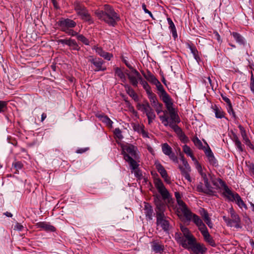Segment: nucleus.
I'll return each instance as SVG.
<instances>
[{
    "instance_id": "a19ab883",
    "label": "nucleus",
    "mask_w": 254,
    "mask_h": 254,
    "mask_svg": "<svg viewBox=\"0 0 254 254\" xmlns=\"http://www.w3.org/2000/svg\"><path fill=\"white\" fill-rule=\"evenodd\" d=\"M179 168L181 171L182 175L185 178L186 180L190 182L191 180L189 174V172L190 171V170H185V169L181 166H180Z\"/></svg>"
},
{
    "instance_id": "39448f33",
    "label": "nucleus",
    "mask_w": 254,
    "mask_h": 254,
    "mask_svg": "<svg viewBox=\"0 0 254 254\" xmlns=\"http://www.w3.org/2000/svg\"><path fill=\"white\" fill-rule=\"evenodd\" d=\"M196 168L198 172L201 176V178L204 182L205 187L207 188L206 194L214 195L216 192L213 190V188L211 186L210 184V182H211L213 176L210 173L206 172V171H204L201 165L197 162Z\"/></svg>"
},
{
    "instance_id": "f8f14e48",
    "label": "nucleus",
    "mask_w": 254,
    "mask_h": 254,
    "mask_svg": "<svg viewBox=\"0 0 254 254\" xmlns=\"http://www.w3.org/2000/svg\"><path fill=\"white\" fill-rule=\"evenodd\" d=\"M142 111H144L147 117L148 124L150 125L156 118L155 114L148 102L140 105Z\"/></svg>"
},
{
    "instance_id": "dca6fc26",
    "label": "nucleus",
    "mask_w": 254,
    "mask_h": 254,
    "mask_svg": "<svg viewBox=\"0 0 254 254\" xmlns=\"http://www.w3.org/2000/svg\"><path fill=\"white\" fill-rule=\"evenodd\" d=\"M218 181L221 187L223 188V195L230 201H234L235 199L236 193L232 192L231 190L226 185L225 183L221 179H218Z\"/></svg>"
},
{
    "instance_id": "69168bd1",
    "label": "nucleus",
    "mask_w": 254,
    "mask_h": 254,
    "mask_svg": "<svg viewBox=\"0 0 254 254\" xmlns=\"http://www.w3.org/2000/svg\"><path fill=\"white\" fill-rule=\"evenodd\" d=\"M183 164L184 165L185 168H184V169H185V170H190V167L188 162L186 160L184 161Z\"/></svg>"
},
{
    "instance_id": "4be33fe9",
    "label": "nucleus",
    "mask_w": 254,
    "mask_h": 254,
    "mask_svg": "<svg viewBox=\"0 0 254 254\" xmlns=\"http://www.w3.org/2000/svg\"><path fill=\"white\" fill-rule=\"evenodd\" d=\"M143 211L146 219L148 220H152L154 213L153 208L150 204L147 202H144Z\"/></svg>"
},
{
    "instance_id": "9d476101",
    "label": "nucleus",
    "mask_w": 254,
    "mask_h": 254,
    "mask_svg": "<svg viewBox=\"0 0 254 254\" xmlns=\"http://www.w3.org/2000/svg\"><path fill=\"white\" fill-rule=\"evenodd\" d=\"M88 61L91 63L90 67L94 71L97 72L106 70V67L103 66L104 61L101 59L89 56L88 58Z\"/></svg>"
},
{
    "instance_id": "b1692460",
    "label": "nucleus",
    "mask_w": 254,
    "mask_h": 254,
    "mask_svg": "<svg viewBox=\"0 0 254 254\" xmlns=\"http://www.w3.org/2000/svg\"><path fill=\"white\" fill-rule=\"evenodd\" d=\"M239 128L241 131V134L245 143L250 148L254 149V146L252 144L250 140L249 139L247 135L246 131L244 128L241 125L239 126Z\"/></svg>"
},
{
    "instance_id": "13d9d810",
    "label": "nucleus",
    "mask_w": 254,
    "mask_h": 254,
    "mask_svg": "<svg viewBox=\"0 0 254 254\" xmlns=\"http://www.w3.org/2000/svg\"><path fill=\"white\" fill-rule=\"evenodd\" d=\"M250 89L251 91L254 93V78L253 73L252 74L251 77V81H250Z\"/></svg>"
},
{
    "instance_id": "423d86ee",
    "label": "nucleus",
    "mask_w": 254,
    "mask_h": 254,
    "mask_svg": "<svg viewBox=\"0 0 254 254\" xmlns=\"http://www.w3.org/2000/svg\"><path fill=\"white\" fill-rule=\"evenodd\" d=\"M58 24L61 31L68 35L75 36L77 35V32L72 29L76 25V23L74 20L69 18H62L58 21Z\"/></svg>"
},
{
    "instance_id": "09e8293b",
    "label": "nucleus",
    "mask_w": 254,
    "mask_h": 254,
    "mask_svg": "<svg viewBox=\"0 0 254 254\" xmlns=\"http://www.w3.org/2000/svg\"><path fill=\"white\" fill-rule=\"evenodd\" d=\"M196 190L199 192H203L206 194L207 188L205 187V188H204L202 183H199V184L196 187Z\"/></svg>"
},
{
    "instance_id": "3c124183",
    "label": "nucleus",
    "mask_w": 254,
    "mask_h": 254,
    "mask_svg": "<svg viewBox=\"0 0 254 254\" xmlns=\"http://www.w3.org/2000/svg\"><path fill=\"white\" fill-rule=\"evenodd\" d=\"M114 133H115V135H116V136L118 138L121 139L123 138V136L122 135V131L120 128H115V129L114 130Z\"/></svg>"
},
{
    "instance_id": "7c9ffc66",
    "label": "nucleus",
    "mask_w": 254,
    "mask_h": 254,
    "mask_svg": "<svg viewBox=\"0 0 254 254\" xmlns=\"http://www.w3.org/2000/svg\"><path fill=\"white\" fill-rule=\"evenodd\" d=\"M180 229L183 233L184 236L187 238L188 241H191V240L194 238V237L190 233L189 229L186 227L181 225L180 226Z\"/></svg>"
},
{
    "instance_id": "9b49d317",
    "label": "nucleus",
    "mask_w": 254,
    "mask_h": 254,
    "mask_svg": "<svg viewBox=\"0 0 254 254\" xmlns=\"http://www.w3.org/2000/svg\"><path fill=\"white\" fill-rule=\"evenodd\" d=\"M175 196L179 205V207L177 208L178 212H182L183 215H186L187 217H189L190 213L189 211L186 204L182 199L181 195L179 192L176 191L175 192Z\"/></svg>"
},
{
    "instance_id": "bb28decb",
    "label": "nucleus",
    "mask_w": 254,
    "mask_h": 254,
    "mask_svg": "<svg viewBox=\"0 0 254 254\" xmlns=\"http://www.w3.org/2000/svg\"><path fill=\"white\" fill-rule=\"evenodd\" d=\"M176 239L184 249L188 250L190 245L189 244V241H188L187 238L185 236L181 237L179 235L177 237V234H176Z\"/></svg>"
},
{
    "instance_id": "c756f323",
    "label": "nucleus",
    "mask_w": 254,
    "mask_h": 254,
    "mask_svg": "<svg viewBox=\"0 0 254 254\" xmlns=\"http://www.w3.org/2000/svg\"><path fill=\"white\" fill-rule=\"evenodd\" d=\"M231 35L233 36V38L235 40L237 43L240 45H245L246 44V41L245 38L239 33L233 32L231 33Z\"/></svg>"
},
{
    "instance_id": "aec40b11",
    "label": "nucleus",
    "mask_w": 254,
    "mask_h": 254,
    "mask_svg": "<svg viewBox=\"0 0 254 254\" xmlns=\"http://www.w3.org/2000/svg\"><path fill=\"white\" fill-rule=\"evenodd\" d=\"M156 168L160 174L161 177L167 184L171 183L170 178L168 176L167 172L164 167L159 163H155Z\"/></svg>"
},
{
    "instance_id": "e433bc0d",
    "label": "nucleus",
    "mask_w": 254,
    "mask_h": 254,
    "mask_svg": "<svg viewBox=\"0 0 254 254\" xmlns=\"http://www.w3.org/2000/svg\"><path fill=\"white\" fill-rule=\"evenodd\" d=\"M214 111L215 115V117L217 118L222 119L224 118V112L222 111V109L220 107L215 106L214 107Z\"/></svg>"
},
{
    "instance_id": "f3484780",
    "label": "nucleus",
    "mask_w": 254,
    "mask_h": 254,
    "mask_svg": "<svg viewBox=\"0 0 254 254\" xmlns=\"http://www.w3.org/2000/svg\"><path fill=\"white\" fill-rule=\"evenodd\" d=\"M136 151L137 148L135 146L130 144H127L123 147L122 154L124 155V159L125 154H128L131 157L136 158L137 157Z\"/></svg>"
},
{
    "instance_id": "2f4dec72",
    "label": "nucleus",
    "mask_w": 254,
    "mask_h": 254,
    "mask_svg": "<svg viewBox=\"0 0 254 254\" xmlns=\"http://www.w3.org/2000/svg\"><path fill=\"white\" fill-rule=\"evenodd\" d=\"M124 87L127 93L134 100H138V96L135 93L133 89L128 84H125Z\"/></svg>"
},
{
    "instance_id": "052dcab7",
    "label": "nucleus",
    "mask_w": 254,
    "mask_h": 254,
    "mask_svg": "<svg viewBox=\"0 0 254 254\" xmlns=\"http://www.w3.org/2000/svg\"><path fill=\"white\" fill-rule=\"evenodd\" d=\"M23 229V226L20 223H17L14 227V230H18L19 231H22Z\"/></svg>"
},
{
    "instance_id": "c85d7f7f",
    "label": "nucleus",
    "mask_w": 254,
    "mask_h": 254,
    "mask_svg": "<svg viewBox=\"0 0 254 254\" xmlns=\"http://www.w3.org/2000/svg\"><path fill=\"white\" fill-rule=\"evenodd\" d=\"M96 117H97L101 122L105 123L107 126L111 127H112L113 122L110 120V119L106 115L103 114H96Z\"/></svg>"
},
{
    "instance_id": "f03ea898",
    "label": "nucleus",
    "mask_w": 254,
    "mask_h": 254,
    "mask_svg": "<svg viewBox=\"0 0 254 254\" xmlns=\"http://www.w3.org/2000/svg\"><path fill=\"white\" fill-rule=\"evenodd\" d=\"M156 224L164 232L168 233L171 226L169 222L170 218L164 214L166 206L161 201L156 202Z\"/></svg>"
},
{
    "instance_id": "e2e57ef3",
    "label": "nucleus",
    "mask_w": 254,
    "mask_h": 254,
    "mask_svg": "<svg viewBox=\"0 0 254 254\" xmlns=\"http://www.w3.org/2000/svg\"><path fill=\"white\" fill-rule=\"evenodd\" d=\"M221 97L222 99L228 104V106L231 104V101L228 97L222 94L221 95Z\"/></svg>"
},
{
    "instance_id": "a18cd8bd",
    "label": "nucleus",
    "mask_w": 254,
    "mask_h": 254,
    "mask_svg": "<svg viewBox=\"0 0 254 254\" xmlns=\"http://www.w3.org/2000/svg\"><path fill=\"white\" fill-rule=\"evenodd\" d=\"M139 81H140L141 84L142 85L144 89L146 90L147 94H148V92H152L150 90V88L148 83L146 81L143 80L142 77H141V80H140Z\"/></svg>"
},
{
    "instance_id": "f704fd0d",
    "label": "nucleus",
    "mask_w": 254,
    "mask_h": 254,
    "mask_svg": "<svg viewBox=\"0 0 254 254\" xmlns=\"http://www.w3.org/2000/svg\"><path fill=\"white\" fill-rule=\"evenodd\" d=\"M233 140L235 144L237 147L238 150L240 152H243L244 150L243 145L242 144L237 135L235 134L233 135Z\"/></svg>"
},
{
    "instance_id": "338daca9",
    "label": "nucleus",
    "mask_w": 254,
    "mask_h": 254,
    "mask_svg": "<svg viewBox=\"0 0 254 254\" xmlns=\"http://www.w3.org/2000/svg\"><path fill=\"white\" fill-rule=\"evenodd\" d=\"M183 164L184 165L185 168H184V169H185V170H190V167L188 162L186 160L184 161Z\"/></svg>"
},
{
    "instance_id": "7ed1b4c3",
    "label": "nucleus",
    "mask_w": 254,
    "mask_h": 254,
    "mask_svg": "<svg viewBox=\"0 0 254 254\" xmlns=\"http://www.w3.org/2000/svg\"><path fill=\"white\" fill-rule=\"evenodd\" d=\"M97 16L101 20L104 21L109 25L115 26L117 21L120 19L119 16L113 8L109 5H105L104 11H97L95 12Z\"/></svg>"
},
{
    "instance_id": "79ce46f5",
    "label": "nucleus",
    "mask_w": 254,
    "mask_h": 254,
    "mask_svg": "<svg viewBox=\"0 0 254 254\" xmlns=\"http://www.w3.org/2000/svg\"><path fill=\"white\" fill-rule=\"evenodd\" d=\"M145 78L149 82L153 84H155L159 80L152 74L151 72H149L147 75L145 76Z\"/></svg>"
},
{
    "instance_id": "2eb2a0df",
    "label": "nucleus",
    "mask_w": 254,
    "mask_h": 254,
    "mask_svg": "<svg viewBox=\"0 0 254 254\" xmlns=\"http://www.w3.org/2000/svg\"><path fill=\"white\" fill-rule=\"evenodd\" d=\"M130 83L134 87L137 86L138 81L141 80V76L138 71L132 69L130 73L126 72Z\"/></svg>"
},
{
    "instance_id": "37998d69",
    "label": "nucleus",
    "mask_w": 254,
    "mask_h": 254,
    "mask_svg": "<svg viewBox=\"0 0 254 254\" xmlns=\"http://www.w3.org/2000/svg\"><path fill=\"white\" fill-rule=\"evenodd\" d=\"M75 36H76V38L78 40L81 41L85 45H89V41L83 35L78 34V33L77 32V35H75Z\"/></svg>"
},
{
    "instance_id": "4c0bfd02",
    "label": "nucleus",
    "mask_w": 254,
    "mask_h": 254,
    "mask_svg": "<svg viewBox=\"0 0 254 254\" xmlns=\"http://www.w3.org/2000/svg\"><path fill=\"white\" fill-rule=\"evenodd\" d=\"M115 74L120 77L122 82H125L126 81V77L125 74L122 71L121 68L119 67H116L115 68Z\"/></svg>"
},
{
    "instance_id": "49530a36",
    "label": "nucleus",
    "mask_w": 254,
    "mask_h": 254,
    "mask_svg": "<svg viewBox=\"0 0 254 254\" xmlns=\"http://www.w3.org/2000/svg\"><path fill=\"white\" fill-rule=\"evenodd\" d=\"M234 200L237 201V204L239 206H246V204H245L244 202L243 201L241 197L238 193H236L235 199Z\"/></svg>"
},
{
    "instance_id": "680f3d73",
    "label": "nucleus",
    "mask_w": 254,
    "mask_h": 254,
    "mask_svg": "<svg viewBox=\"0 0 254 254\" xmlns=\"http://www.w3.org/2000/svg\"><path fill=\"white\" fill-rule=\"evenodd\" d=\"M142 8L146 13H148L151 17H152V13L146 8L145 3L142 4Z\"/></svg>"
},
{
    "instance_id": "0e129e2a",
    "label": "nucleus",
    "mask_w": 254,
    "mask_h": 254,
    "mask_svg": "<svg viewBox=\"0 0 254 254\" xmlns=\"http://www.w3.org/2000/svg\"><path fill=\"white\" fill-rule=\"evenodd\" d=\"M248 167L250 171L254 175V163H250Z\"/></svg>"
},
{
    "instance_id": "473e14b6",
    "label": "nucleus",
    "mask_w": 254,
    "mask_h": 254,
    "mask_svg": "<svg viewBox=\"0 0 254 254\" xmlns=\"http://www.w3.org/2000/svg\"><path fill=\"white\" fill-rule=\"evenodd\" d=\"M148 97L151 103V104L153 107H154L158 104H161L157 100L156 95L153 92H148Z\"/></svg>"
},
{
    "instance_id": "1a4fd4ad",
    "label": "nucleus",
    "mask_w": 254,
    "mask_h": 254,
    "mask_svg": "<svg viewBox=\"0 0 254 254\" xmlns=\"http://www.w3.org/2000/svg\"><path fill=\"white\" fill-rule=\"evenodd\" d=\"M189 244L190 246L188 251L194 254H204L207 252V249L204 244L197 243L195 237L189 241Z\"/></svg>"
},
{
    "instance_id": "58836bf2",
    "label": "nucleus",
    "mask_w": 254,
    "mask_h": 254,
    "mask_svg": "<svg viewBox=\"0 0 254 254\" xmlns=\"http://www.w3.org/2000/svg\"><path fill=\"white\" fill-rule=\"evenodd\" d=\"M183 151L189 156L190 157L193 161L195 160V158L194 157L190 148L187 145L183 146Z\"/></svg>"
},
{
    "instance_id": "8fccbe9b",
    "label": "nucleus",
    "mask_w": 254,
    "mask_h": 254,
    "mask_svg": "<svg viewBox=\"0 0 254 254\" xmlns=\"http://www.w3.org/2000/svg\"><path fill=\"white\" fill-rule=\"evenodd\" d=\"M155 186L158 190H159L164 188L165 186L160 179H157L155 181Z\"/></svg>"
},
{
    "instance_id": "de8ad7c7",
    "label": "nucleus",
    "mask_w": 254,
    "mask_h": 254,
    "mask_svg": "<svg viewBox=\"0 0 254 254\" xmlns=\"http://www.w3.org/2000/svg\"><path fill=\"white\" fill-rule=\"evenodd\" d=\"M7 102L4 101H0V113L4 112L7 109Z\"/></svg>"
},
{
    "instance_id": "6e6d98bb",
    "label": "nucleus",
    "mask_w": 254,
    "mask_h": 254,
    "mask_svg": "<svg viewBox=\"0 0 254 254\" xmlns=\"http://www.w3.org/2000/svg\"><path fill=\"white\" fill-rule=\"evenodd\" d=\"M153 108L155 109V111L158 115H159V114H160L161 112H163V110H162L163 104L162 103L158 104V105H157Z\"/></svg>"
},
{
    "instance_id": "774afa93",
    "label": "nucleus",
    "mask_w": 254,
    "mask_h": 254,
    "mask_svg": "<svg viewBox=\"0 0 254 254\" xmlns=\"http://www.w3.org/2000/svg\"><path fill=\"white\" fill-rule=\"evenodd\" d=\"M88 149V148H79L76 150V153H83L86 152Z\"/></svg>"
},
{
    "instance_id": "5701e85b",
    "label": "nucleus",
    "mask_w": 254,
    "mask_h": 254,
    "mask_svg": "<svg viewBox=\"0 0 254 254\" xmlns=\"http://www.w3.org/2000/svg\"><path fill=\"white\" fill-rule=\"evenodd\" d=\"M200 232L202 235L204 240L207 243H208L212 247H214L216 246L215 242L213 239L212 238V237L209 234L208 231L207 229V227L205 229L201 231Z\"/></svg>"
},
{
    "instance_id": "a878e982",
    "label": "nucleus",
    "mask_w": 254,
    "mask_h": 254,
    "mask_svg": "<svg viewBox=\"0 0 254 254\" xmlns=\"http://www.w3.org/2000/svg\"><path fill=\"white\" fill-rule=\"evenodd\" d=\"M200 214L203 218L204 221L210 228H213V223L211 219L209 216V214L206 210L204 208H202L200 210Z\"/></svg>"
},
{
    "instance_id": "393cba45",
    "label": "nucleus",
    "mask_w": 254,
    "mask_h": 254,
    "mask_svg": "<svg viewBox=\"0 0 254 254\" xmlns=\"http://www.w3.org/2000/svg\"><path fill=\"white\" fill-rule=\"evenodd\" d=\"M151 248L155 253H161L164 251V246L158 241H153L151 243Z\"/></svg>"
},
{
    "instance_id": "412c9836",
    "label": "nucleus",
    "mask_w": 254,
    "mask_h": 254,
    "mask_svg": "<svg viewBox=\"0 0 254 254\" xmlns=\"http://www.w3.org/2000/svg\"><path fill=\"white\" fill-rule=\"evenodd\" d=\"M35 226L37 228H40L47 232H55L56 231V228L54 226L46 222H39L37 223Z\"/></svg>"
},
{
    "instance_id": "ea45409f",
    "label": "nucleus",
    "mask_w": 254,
    "mask_h": 254,
    "mask_svg": "<svg viewBox=\"0 0 254 254\" xmlns=\"http://www.w3.org/2000/svg\"><path fill=\"white\" fill-rule=\"evenodd\" d=\"M68 46H69L70 50H72L78 51L80 49V47L78 46L75 40L71 39L68 43Z\"/></svg>"
},
{
    "instance_id": "6ab92c4d",
    "label": "nucleus",
    "mask_w": 254,
    "mask_h": 254,
    "mask_svg": "<svg viewBox=\"0 0 254 254\" xmlns=\"http://www.w3.org/2000/svg\"><path fill=\"white\" fill-rule=\"evenodd\" d=\"M92 49L95 50L96 53L100 57H103L105 60L107 61H110L111 59L113 57L112 54L104 51L101 47L95 46L93 47Z\"/></svg>"
},
{
    "instance_id": "c03bdc74",
    "label": "nucleus",
    "mask_w": 254,
    "mask_h": 254,
    "mask_svg": "<svg viewBox=\"0 0 254 254\" xmlns=\"http://www.w3.org/2000/svg\"><path fill=\"white\" fill-rule=\"evenodd\" d=\"M158 191L161 194L164 199L169 198L170 194L169 191L167 190L165 188V187L159 190Z\"/></svg>"
},
{
    "instance_id": "72a5a7b5",
    "label": "nucleus",
    "mask_w": 254,
    "mask_h": 254,
    "mask_svg": "<svg viewBox=\"0 0 254 254\" xmlns=\"http://www.w3.org/2000/svg\"><path fill=\"white\" fill-rule=\"evenodd\" d=\"M167 21L169 25V28L172 33V36L174 39H176L178 35L175 24H174L172 19L169 17L167 18Z\"/></svg>"
},
{
    "instance_id": "ddd939ff",
    "label": "nucleus",
    "mask_w": 254,
    "mask_h": 254,
    "mask_svg": "<svg viewBox=\"0 0 254 254\" xmlns=\"http://www.w3.org/2000/svg\"><path fill=\"white\" fill-rule=\"evenodd\" d=\"M189 211L190 213L189 217H187L185 215H184V216L188 220H192L193 222L197 226L200 232L206 228V226L198 216L192 213L189 209Z\"/></svg>"
},
{
    "instance_id": "4d7b16f0",
    "label": "nucleus",
    "mask_w": 254,
    "mask_h": 254,
    "mask_svg": "<svg viewBox=\"0 0 254 254\" xmlns=\"http://www.w3.org/2000/svg\"><path fill=\"white\" fill-rule=\"evenodd\" d=\"M138 127H140V133L142 134V136L144 138H148L149 137L148 132L145 131L143 128L142 127L140 126L139 125H138Z\"/></svg>"
},
{
    "instance_id": "864d4df0",
    "label": "nucleus",
    "mask_w": 254,
    "mask_h": 254,
    "mask_svg": "<svg viewBox=\"0 0 254 254\" xmlns=\"http://www.w3.org/2000/svg\"><path fill=\"white\" fill-rule=\"evenodd\" d=\"M193 141L195 145L198 147V148L200 149L202 148V143L197 137L194 138Z\"/></svg>"
},
{
    "instance_id": "0eeeda50",
    "label": "nucleus",
    "mask_w": 254,
    "mask_h": 254,
    "mask_svg": "<svg viewBox=\"0 0 254 254\" xmlns=\"http://www.w3.org/2000/svg\"><path fill=\"white\" fill-rule=\"evenodd\" d=\"M74 8L77 14L79 16L82 20L88 22L89 24L93 22V20L90 14L82 3L77 1H75L74 3Z\"/></svg>"
},
{
    "instance_id": "20e7f679",
    "label": "nucleus",
    "mask_w": 254,
    "mask_h": 254,
    "mask_svg": "<svg viewBox=\"0 0 254 254\" xmlns=\"http://www.w3.org/2000/svg\"><path fill=\"white\" fill-rule=\"evenodd\" d=\"M154 85H156L157 89L158 91V94L160 99L164 103L169 114L176 111L175 109L173 107L174 104L172 98L165 91L160 82L158 81Z\"/></svg>"
},
{
    "instance_id": "4468645a",
    "label": "nucleus",
    "mask_w": 254,
    "mask_h": 254,
    "mask_svg": "<svg viewBox=\"0 0 254 254\" xmlns=\"http://www.w3.org/2000/svg\"><path fill=\"white\" fill-rule=\"evenodd\" d=\"M162 151L163 153L168 156L169 158L174 163H178V159L177 156L173 152L172 148L167 143H163L161 145Z\"/></svg>"
},
{
    "instance_id": "cd10ccee",
    "label": "nucleus",
    "mask_w": 254,
    "mask_h": 254,
    "mask_svg": "<svg viewBox=\"0 0 254 254\" xmlns=\"http://www.w3.org/2000/svg\"><path fill=\"white\" fill-rule=\"evenodd\" d=\"M133 158V157H131L129 156L128 154H125L124 159L128 163L131 169L135 170L136 169H137L138 164Z\"/></svg>"
},
{
    "instance_id": "c9c22d12",
    "label": "nucleus",
    "mask_w": 254,
    "mask_h": 254,
    "mask_svg": "<svg viewBox=\"0 0 254 254\" xmlns=\"http://www.w3.org/2000/svg\"><path fill=\"white\" fill-rule=\"evenodd\" d=\"M188 47L190 50L191 53L192 54L194 58L197 62H198L200 61V59L198 55V52L196 47L193 45H191L190 44L188 45Z\"/></svg>"
},
{
    "instance_id": "a211bd4d",
    "label": "nucleus",
    "mask_w": 254,
    "mask_h": 254,
    "mask_svg": "<svg viewBox=\"0 0 254 254\" xmlns=\"http://www.w3.org/2000/svg\"><path fill=\"white\" fill-rule=\"evenodd\" d=\"M204 152L207 157L209 163L213 166H216L218 165L217 161L215 158L213 152L209 146L204 147Z\"/></svg>"
},
{
    "instance_id": "6e6552de",
    "label": "nucleus",
    "mask_w": 254,
    "mask_h": 254,
    "mask_svg": "<svg viewBox=\"0 0 254 254\" xmlns=\"http://www.w3.org/2000/svg\"><path fill=\"white\" fill-rule=\"evenodd\" d=\"M230 213L231 218H229L226 216H223V219L226 222L227 225L237 229L241 228V219L239 215L235 212L232 208L230 209Z\"/></svg>"
},
{
    "instance_id": "603ef678",
    "label": "nucleus",
    "mask_w": 254,
    "mask_h": 254,
    "mask_svg": "<svg viewBox=\"0 0 254 254\" xmlns=\"http://www.w3.org/2000/svg\"><path fill=\"white\" fill-rule=\"evenodd\" d=\"M227 111H228V112L229 113V114L232 115V117L235 119H236V116L235 113L233 109L232 104H230V105H228V107L227 108Z\"/></svg>"
},
{
    "instance_id": "f257e3e1",
    "label": "nucleus",
    "mask_w": 254,
    "mask_h": 254,
    "mask_svg": "<svg viewBox=\"0 0 254 254\" xmlns=\"http://www.w3.org/2000/svg\"><path fill=\"white\" fill-rule=\"evenodd\" d=\"M164 115L159 116V118L164 126H169L179 136L180 139L185 142L188 140V137L183 131L181 127L177 124L181 122L180 118L176 111L169 113V116L166 115L167 111L163 112Z\"/></svg>"
},
{
    "instance_id": "5fc2aeb1",
    "label": "nucleus",
    "mask_w": 254,
    "mask_h": 254,
    "mask_svg": "<svg viewBox=\"0 0 254 254\" xmlns=\"http://www.w3.org/2000/svg\"><path fill=\"white\" fill-rule=\"evenodd\" d=\"M133 170L135 176L139 180L141 179L143 177L141 172L139 170H138L137 169H136L135 170Z\"/></svg>"
},
{
    "instance_id": "bf43d9fd",
    "label": "nucleus",
    "mask_w": 254,
    "mask_h": 254,
    "mask_svg": "<svg viewBox=\"0 0 254 254\" xmlns=\"http://www.w3.org/2000/svg\"><path fill=\"white\" fill-rule=\"evenodd\" d=\"M70 38L68 39H59L57 41L59 44H62L63 45H66L68 46V43L70 40Z\"/></svg>"
}]
</instances>
